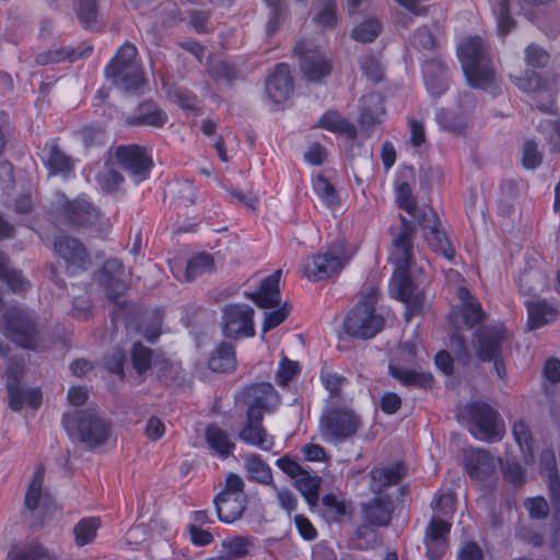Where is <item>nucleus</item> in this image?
<instances>
[{"label":"nucleus","instance_id":"obj_1","mask_svg":"<svg viewBox=\"0 0 560 560\" xmlns=\"http://www.w3.org/2000/svg\"><path fill=\"white\" fill-rule=\"evenodd\" d=\"M399 221L398 228H392L389 231L393 244L389 260L395 266L389 282V293L393 298L404 302L407 314L413 316L422 312L425 296L423 289L411 277V269L415 265V226L401 214H399Z\"/></svg>","mask_w":560,"mask_h":560},{"label":"nucleus","instance_id":"obj_2","mask_svg":"<svg viewBox=\"0 0 560 560\" xmlns=\"http://www.w3.org/2000/svg\"><path fill=\"white\" fill-rule=\"evenodd\" d=\"M457 55L470 86L488 90L495 84L490 46L480 36L465 38L457 47Z\"/></svg>","mask_w":560,"mask_h":560},{"label":"nucleus","instance_id":"obj_3","mask_svg":"<svg viewBox=\"0 0 560 560\" xmlns=\"http://www.w3.org/2000/svg\"><path fill=\"white\" fill-rule=\"evenodd\" d=\"M107 299L114 302L112 311V323L116 326L118 322H124L127 326L138 315L136 304L128 301L125 296L129 289L130 272H128L122 261L116 257L107 258Z\"/></svg>","mask_w":560,"mask_h":560},{"label":"nucleus","instance_id":"obj_4","mask_svg":"<svg viewBox=\"0 0 560 560\" xmlns=\"http://www.w3.org/2000/svg\"><path fill=\"white\" fill-rule=\"evenodd\" d=\"M44 324L38 316L19 307L9 308L0 326L1 332L18 346L35 350L42 342Z\"/></svg>","mask_w":560,"mask_h":560},{"label":"nucleus","instance_id":"obj_5","mask_svg":"<svg viewBox=\"0 0 560 560\" xmlns=\"http://www.w3.org/2000/svg\"><path fill=\"white\" fill-rule=\"evenodd\" d=\"M375 293L369 294L362 302L358 303L343 320V329L347 335L370 339L378 334L384 326V318L375 313Z\"/></svg>","mask_w":560,"mask_h":560},{"label":"nucleus","instance_id":"obj_6","mask_svg":"<svg viewBox=\"0 0 560 560\" xmlns=\"http://www.w3.org/2000/svg\"><path fill=\"white\" fill-rule=\"evenodd\" d=\"M62 425L69 435L77 434L90 448L101 445L105 440L104 421L92 409L65 415Z\"/></svg>","mask_w":560,"mask_h":560},{"label":"nucleus","instance_id":"obj_7","mask_svg":"<svg viewBox=\"0 0 560 560\" xmlns=\"http://www.w3.org/2000/svg\"><path fill=\"white\" fill-rule=\"evenodd\" d=\"M360 427V416L349 408H331L319 420L322 438L328 443H339L352 438Z\"/></svg>","mask_w":560,"mask_h":560},{"label":"nucleus","instance_id":"obj_8","mask_svg":"<svg viewBox=\"0 0 560 560\" xmlns=\"http://www.w3.org/2000/svg\"><path fill=\"white\" fill-rule=\"evenodd\" d=\"M349 259L350 257L346 255L343 242L336 241L327 252L306 258L303 264V272L311 281L326 280L340 272Z\"/></svg>","mask_w":560,"mask_h":560},{"label":"nucleus","instance_id":"obj_9","mask_svg":"<svg viewBox=\"0 0 560 560\" xmlns=\"http://www.w3.org/2000/svg\"><path fill=\"white\" fill-rule=\"evenodd\" d=\"M470 420V432L486 441L500 440L502 430L499 427V413L488 404L472 401L467 406Z\"/></svg>","mask_w":560,"mask_h":560},{"label":"nucleus","instance_id":"obj_10","mask_svg":"<svg viewBox=\"0 0 560 560\" xmlns=\"http://www.w3.org/2000/svg\"><path fill=\"white\" fill-rule=\"evenodd\" d=\"M476 339V357L481 362H491L503 354V342L509 338L503 324L483 325L474 332Z\"/></svg>","mask_w":560,"mask_h":560},{"label":"nucleus","instance_id":"obj_11","mask_svg":"<svg viewBox=\"0 0 560 560\" xmlns=\"http://www.w3.org/2000/svg\"><path fill=\"white\" fill-rule=\"evenodd\" d=\"M254 310L247 304H228L222 308L223 334L228 338H237L243 335L253 337Z\"/></svg>","mask_w":560,"mask_h":560},{"label":"nucleus","instance_id":"obj_12","mask_svg":"<svg viewBox=\"0 0 560 560\" xmlns=\"http://www.w3.org/2000/svg\"><path fill=\"white\" fill-rule=\"evenodd\" d=\"M55 253L65 260L70 273L85 271L92 267V259L84 245L77 238L60 235L54 240Z\"/></svg>","mask_w":560,"mask_h":560},{"label":"nucleus","instance_id":"obj_13","mask_svg":"<svg viewBox=\"0 0 560 560\" xmlns=\"http://www.w3.org/2000/svg\"><path fill=\"white\" fill-rule=\"evenodd\" d=\"M264 413L254 409L246 410V420L238 431V439L246 445L264 452L275 446V436L262 424Z\"/></svg>","mask_w":560,"mask_h":560},{"label":"nucleus","instance_id":"obj_14","mask_svg":"<svg viewBox=\"0 0 560 560\" xmlns=\"http://www.w3.org/2000/svg\"><path fill=\"white\" fill-rule=\"evenodd\" d=\"M114 156L116 162L138 180L149 177L153 162L144 148L138 144L118 145Z\"/></svg>","mask_w":560,"mask_h":560},{"label":"nucleus","instance_id":"obj_15","mask_svg":"<svg viewBox=\"0 0 560 560\" xmlns=\"http://www.w3.org/2000/svg\"><path fill=\"white\" fill-rule=\"evenodd\" d=\"M293 51L301 57V71L307 81L320 83L330 74L331 61L317 51H308L304 42L296 43Z\"/></svg>","mask_w":560,"mask_h":560},{"label":"nucleus","instance_id":"obj_16","mask_svg":"<svg viewBox=\"0 0 560 560\" xmlns=\"http://www.w3.org/2000/svg\"><path fill=\"white\" fill-rule=\"evenodd\" d=\"M451 530V524L438 516H433L429 522L423 538L429 560H441L446 553L448 544L447 535Z\"/></svg>","mask_w":560,"mask_h":560},{"label":"nucleus","instance_id":"obj_17","mask_svg":"<svg viewBox=\"0 0 560 560\" xmlns=\"http://www.w3.org/2000/svg\"><path fill=\"white\" fill-rule=\"evenodd\" d=\"M265 90L275 103H282L291 97L294 91L290 66L284 62L277 63L273 72L265 81Z\"/></svg>","mask_w":560,"mask_h":560},{"label":"nucleus","instance_id":"obj_18","mask_svg":"<svg viewBox=\"0 0 560 560\" xmlns=\"http://www.w3.org/2000/svg\"><path fill=\"white\" fill-rule=\"evenodd\" d=\"M167 114L153 100L142 101L132 115L125 118L129 127L162 128L167 122Z\"/></svg>","mask_w":560,"mask_h":560},{"label":"nucleus","instance_id":"obj_19","mask_svg":"<svg viewBox=\"0 0 560 560\" xmlns=\"http://www.w3.org/2000/svg\"><path fill=\"white\" fill-rule=\"evenodd\" d=\"M361 514L364 522L371 526L385 527L388 526L393 514V502L389 498L376 497L366 502H362Z\"/></svg>","mask_w":560,"mask_h":560},{"label":"nucleus","instance_id":"obj_20","mask_svg":"<svg viewBox=\"0 0 560 560\" xmlns=\"http://www.w3.org/2000/svg\"><path fill=\"white\" fill-rule=\"evenodd\" d=\"M421 68L428 92L434 97H440L448 88L446 65L441 58H432L425 60Z\"/></svg>","mask_w":560,"mask_h":560},{"label":"nucleus","instance_id":"obj_21","mask_svg":"<svg viewBox=\"0 0 560 560\" xmlns=\"http://www.w3.org/2000/svg\"><path fill=\"white\" fill-rule=\"evenodd\" d=\"M388 373L401 385L416 387L420 389H431L434 384V377L430 372L409 369L400 361H392L388 365Z\"/></svg>","mask_w":560,"mask_h":560},{"label":"nucleus","instance_id":"obj_22","mask_svg":"<svg viewBox=\"0 0 560 560\" xmlns=\"http://www.w3.org/2000/svg\"><path fill=\"white\" fill-rule=\"evenodd\" d=\"M384 115L385 109L380 95L370 94L361 98L359 125L366 136H371L374 132L376 126L382 122Z\"/></svg>","mask_w":560,"mask_h":560},{"label":"nucleus","instance_id":"obj_23","mask_svg":"<svg viewBox=\"0 0 560 560\" xmlns=\"http://www.w3.org/2000/svg\"><path fill=\"white\" fill-rule=\"evenodd\" d=\"M281 273L280 269L276 270L273 273L261 280L258 291L247 294L258 307L270 308L280 304L281 296L279 283Z\"/></svg>","mask_w":560,"mask_h":560},{"label":"nucleus","instance_id":"obj_24","mask_svg":"<svg viewBox=\"0 0 560 560\" xmlns=\"http://www.w3.org/2000/svg\"><path fill=\"white\" fill-rule=\"evenodd\" d=\"M406 475V468L401 463H395L387 467H375L370 471V490L374 494H381L386 488L398 485Z\"/></svg>","mask_w":560,"mask_h":560},{"label":"nucleus","instance_id":"obj_25","mask_svg":"<svg viewBox=\"0 0 560 560\" xmlns=\"http://www.w3.org/2000/svg\"><path fill=\"white\" fill-rule=\"evenodd\" d=\"M42 160L48 168L49 175H62L63 177H68L72 173L75 162L55 143L44 145Z\"/></svg>","mask_w":560,"mask_h":560},{"label":"nucleus","instance_id":"obj_26","mask_svg":"<svg viewBox=\"0 0 560 560\" xmlns=\"http://www.w3.org/2000/svg\"><path fill=\"white\" fill-rule=\"evenodd\" d=\"M205 441L213 455L220 458L230 457L235 450V442L231 434L217 423L208 424L205 429Z\"/></svg>","mask_w":560,"mask_h":560},{"label":"nucleus","instance_id":"obj_27","mask_svg":"<svg viewBox=\"0 0 560 560\" xmlns=\"http://www.w3.org/2000/svg\"><path fill=\"white\" fill-rule=\"evenodd\" d=\"M524 304L528 312L529 329H538L555 322L559 315L558 308L542 299H527Z\"/></svg>","mask_w":560,"mask_h":560},{"label":"nucleus","instance_id":"obj_28","mask_svg":"<svg viewBox=\"0 0 560 560\" xmlns=\"http://www.w3.org/2000/svg\"><path fill=\"white\" fill-rule=\"evenodd\" d=\"M495 459L486 450L470 452L465 462V469L468 476L475 480H485L495 470Z\"/></svg>","mask_w":560,"mask_h":560},{"label":"nucleus","instance_id":"obj_29","mask_svg":"<svg viewBox=\"0 0 560 560\" xmlns=\"http://www.w3.org/2000/svg\"><path fill=\"white\" fill-rule=\"evenodd\" d=\"M213 503L218 518L223 523L231 524L243 516L247 506V497L218 493Z\"/></svg>","mask_w":560,"mask_h":560},{"label":"nucleus","instance_id":"obj_30","mask_svg":"<svg viewBox=\"0 0 560 560\" xmlns=\"http://www.w3.org/2000/svg\"><path fill=\"white\" fill-rule=\"evenodd\" d=\"M116 88L128 94H143L147 85L144 71L141 66L133 67L128 70L117 71L109 74Z\"/></svg>","mask_w":560,"mask_h":560},{"label":"nucleus","instance_id":"obj_31","mask_svg":"<svg viewBox=\"0 0 560 560\" xmlns=\"http://www.w3.org/2000/svg\"><path fill=\"white\" fill-rule=\"evenodd\" d=\"M23 375V364L18 360H10L5 370V387L9 394V406L14 411H20L23 408L21 401V380Z\"/></svg>","mask_w":560,"mask_h":560},{"label":"nucleus","instance_id":"obj_32","mask_svg":"<svg viewBox=\"0 0 560 560\" xmlns=\"http://www.w3.org/2000/svg\"><path fill=\"white\" fill-rule=\"evenodd\" d=\"M252 402L247 409L258 410L261 413L272 410L280 402L279 395L270 383H259L250 388Z\"/></svg>","mask_w":560,"mask_h":560},{"label":"nucleus","instance_id":"obj_33","mask_svg":"<svg viewBox=\"0 0 560 560\" xmlns=\"http://www.w3.org/2000/svg\"><path fill=\"white\" fill-rule=\"evenodd\" d=\"M62 213L69 223L79 226L93 224L97 219L94 208L84 200L67 202L63 206Z\"/></svg>","mask_w":560,"mask_h":560},{"label":"nucleus","instance_id":"obj_34","mask_svg":"<svg viewBox=\"0 0 560 560\" xmlns=\"http://www.w3.org/2000/svg\"><path fill=\"white\" fill-rule=\"evenodd\" d=\"M457 296L462 302L460 314L463 323L468 329H470L475 325L479 324L486 317V314L482 311L480 303L472 296L467 288H458Z\"/></svg>","mask_w":560,"mask_h":560},{"label":"nucleus","instance_id":"obj_35","mask_svg":"<svg viewBox=\"0 0 560 560\" xmlns=\"http://www.w3.org/2000/svg\"><path fill=\"white\" fill-rule=\"evenodd\" d=\"M209 369L218 373H231L236 369L235 349L229 342H221L211 352Z\"/></svg>","mask_w":560,"mask_h":560},{"label":"nucleus","instance_id":"obj_36","mask_svg":"<svg viewBox=\"0 0 560 560\" xmlns=\"http://www.w3.org/2000/svg\"><path fill=\"white\" fill-rule=\"evenodd\" d=\"M244 469L247 478L264 486L275 485L272 470L260 455L252 453L244 458Z\"/></svg>","mask_w":560,"mask_h":560},{"label":"nucleus","instance_id":"obj_37","mask_svg":"<svg viewBox=\"0 0 560 560\" xmlns=\"http://www.w3.org/2000/svg\"><path fill=\"white\" fill-rule=\"evenodd\" d=\"M516 85L527 93H541L547 94L548 100L542 104L536 106L542 112H549L553 106L552 94L546 89V82L535 71H526L524 77L517 78Z\"/></svg>","mask_w":560,"mask_h":560},{"label":"nucleus","instance_id":"obj_38","mask_svg":"<svg viewBox=\"0 0 560 560\" xmlns=\"http://www.w3.org/2000/svg\"><path fill=\"white\" fill-rule=\"evenodd\" d=\"M526 18L537 24L550 38H555L560 34V9L556 7H549L536 15L535 11H527Z\"/></svg>","mask_w":560,"mask_h":560},{"label":"nucleus","instance_id":"obj_39","mask_svg":"<svg viewBox=\"0 0 560 560\" xmlns=\"http://www.w3.org/2000/svg\"><path fill=\"white\" fill-rule=\"evenodd\" d=\"M323 479L314 471L306 470L293 486L301 492L311 509L317 506Z\"/></svg>","mask_w":560,"mask_h":560},{"label":"nucleus","instance_id":"obj_40","mask_svg":"<svg viewBox=\"0 0 560 560\" xmlns=\"http://www.w3.org/2000/svg\"><path fill=\"white\" fill-rule=\"evenodd\" d=\"M137 54L138 50L133 44L128 42L122 44L107 65V75L117 71L121 72L124 70L140 66L136 61Z\"/></svg>","mask_w":560,"mask_h":560},{"label":"nucleus","instance_id":"obj_41","mask_svg":"<svg viewBox=\"0 0 560 560\" xmlns=\"http://www.w3.org/2000/svg\"><path fill=\"white\" fill-rule=\"evenodd\" d=\"M318 127L331 132L346 135L350 139H355L357 128L337 112H327L318 120Z\"/></svg>","mask_w":560,"mask_h":560},{"label":"nucleus","instance_id":"obj_42","mask_svg":"<svg viewBox=\"0 0 560 560\" xmlns=\"http://www.w3.org/2000/svg\"><path fill=\"white\" fill-rule=\"evenodd\" d=\"M214 260L208 253L194 255L186 264L184 278L186 281H194L197 277L213 270Z\"/></svg>","mask_w":560,"mask_h":560},{"label":"nucleus","instance_id":"obj_43","mask_svg":"<svg viewBox=\"0 0 560 560\" xmlns=\"http://www.w3.org/2000/svg\"><path fill=\"white\" fill-rule=\"evenodd\" d=\"M542 462L548 476V490L552 505L560 504V477L557 469L556 459L552 453H544Z\"/></svg>","mask_w":560,"mask_h":560},{"label":"nucleus","instance_id":"obj_44","mask_svg":"<svg viewBox=\"0 0 560 560\" xmlns=\"http://www.w3.org/2000/svg\"><path fill=\"white\" fill-rule=\"evenodd\" d=\"M490 3L497 19L498 33L505 36L515 26V20L510 14V0H490Z\"/></svg>","mask_w":560,"mask_h":560},{"label":"nucleus","instance_id":"obj_45","mask_svg":"<svg viewBox=\"0 0 560 560\" xmlns=\"http://www.w3.org/2000/svg\"><path fill=\"white\" fill-rule=\"evenodd\" d=\"M428 231L429 233H425V237L431 248L442 254L448 260H452L455 255V249L452 247L446 233L441 229V223L435 224V226Z\"/></svg>","mask_w":560,"mask_h":560},{"label":"nucleus","instance_id":"obj_46","mask_svg":"<svg viewBox=\"0 0 560 560\" xmlns=\"http://www.w3.org/2000/svg\"><path fill=\"white\" fill-rule=\"evenodd\" d=\"M545 285V277L537 271H525L518 278L520 292L528 299H537Z\"/></svg>","mask_w":560,"mask_h":560},{"label":"nucleus","instance_id":"obj_47","mask_svg":"<svg viewBox=\"0 0 560 560\" xmlns=\"http://www.w3.org/2000/svg\"><path fill=\"white\" fill-rule=\"evenodd\" d=\"M313 189L327 207L332 208L340 203V197L336 188L324 175L318 174L313 179Z\"/></svg>","mask_w":560,"mask_h":560},{"label":"nucleus","instance_id":"obj_48","mask_svg":"<svg viewBox=\"0 0 560 560\" xmlns=\"http://www.w3.org/2000/svg\"><path fill=\"white\" fill-rule=\"evenodd\" d=\"M210 78L214 81H222L232 84L242 79L241 71L232 63L220 60L208 68Z\"/></svg>","mask_w":560,"mask_h":560},{"label":"nucleus","instance_id":"obj_49","mask_svg":"<svg viewBox=\"0 0 560 560\" xmlns=\"http://www.w3.org/2000/svg\"><path fill=\"white\" fill-rule=\"evenodd\" d=\"M101 524L100 518L89 517L81 520L73 528L77 546L81 547L90 544L95 538Z\"/></svg>","mask_w":560,"mask_h":560},{"label":"nucleus","instance_id":"obj_50","mask_svg":"<svg viewBox=\"0 0 560 560\" xmlns=\"http://www.w3.org/2000/svg\"><path fill=\"white\" fill-rule=\"evenodd\" d=\"M52 560L47 550L40 545L32 542L27 546H14L8 553L7 560Z\"/></svg>","mask_w":560,"mask_h":560},{"label":"nucleus","instance_id":"obj_51","mask_svg":"<svg viewBox=\"0 0 560 560\" xmlns=\"http://www.w3.org/2000/svg\"><path fill=\"white\" fill-rule=\"evenodd\" d=\"M382 24L377 19H368L355 25L351 37L360 43H372L381 34Z\"/></svg>","mask_w":560,"mask_h":560},{"label":"nucleus","instance_id":"obj_52","mask_svg":"<svg viewBox=\"0 0 560 560\" xmlns=\"http://www.w3.org/2000/svg\"><path fill=\"white\" fill-rule=\"evenodd\" d=\"M0 279L5 280L13 292H23L28 287L21 271L8 268V258L3 253H0Z\"/></svg>","mask_w":560,"mask_h":560},{"label":"nucleus","instance_id":"obj_53","mask_svg":"<svg viewBox=\"0 0 560 560\" xmlns=\"http://www.w3.org/2000/svg\"><path fill=\"white\" fill-rule=\"evenodd\" d=\"M322 503L332 521H340L343 516L351 514V503L347 500H339L334 493L325 494Z\"/></svg>","mask_w":560,"mask_h":560},{"label":"nucleus","instance_id":"obj_54","mask_svg":"<svg viewBox=\"0 0 560 560\" xmlns=\"http://www.w3.org/2000/svg\"><path fill=\"white\" fill-rule=\"evenodd\" d=\"M152 350L141 342H136L131 349L132 366L138 373L142 375L148 372L152 366Z\"/></svg>","mask_w":560,"mask_h":560},{"label":"nucleus","instance_id":"obj_55","mask_svg":"<svg viewBox=\"0 0 560 560\" xmlns=\"http://www.w3.org/2000/svg\"><path fill=\"white\" fill-rule=\"evenodd\" d=\"M45 469L43 465H38L35 469L33 479L25 494V505L28 510H35L39 504L42 494Z\"/></svg>","mask_w":560,"mask_h":560},{"label":"nucleus","instance_id":"obj_56","mask_svg":"<svg viewBox=\"0 0 560 560\" xmlns=\"http://www.w3.org/2000/svg\"><path fill=\"white\" fill-rule=\"evenodd\" d=\"M172 100L185 112L198 115V97L187 89L176 88L170 92Z\"/></svg>","mask_w":560,"mask_h":560},{"label":"nucleus","instance_id":"obj_57","mask_svg":"<svg viewBox=\"0 0 560 560\" xmlns=\"http://www.w3.org/2000/svg\"><path fill=\"white\" fill-rule=\"evenodd\" d=\"M249 542L242 536H234L222 541L223 555L229 560H237L248 552Z\"/></svg>","mask_w":560,"mask_h":560},{"label":"nucleus","instance_id":"obj_58","mask_svg":"<svg viewBox=\"0 0 560 560\" xmlns=\"http://www.w3.org/2000/svg\"><path fill=\"white\" fill-rule=\"evenodd\" d=\"M78 18L82 25L89 30H98L97 9L95 0H80Z\"/></svg>","mask_w":560,"mask_h":560},{"label":"nucleus","instance_id":"obj_59","mask_svg":"<svg viewBox=\"0 0 560 560\" xmlns=\"http://www.w3.org/2000/svg\"><path fill=\"white\" fill-rule=\"evenodd\" d=\"M396 203L399 209L407 211L411 217H416L417 199L413 196L411 187L407 182L400 183L397 186Z\"/></svg>","mask_w":560,"mask_h":560},{"label":"nucleus","instance_id":"obj_60","mask_svg":"<svg viewBox=\"0 0 560 560\" xmlns=\"http://www.w3.org/2000/svg\"><path fill=\"white\" fill-rule=\"evenodd\" d=\"M314 22L323 27H335L338 23L337 1L323 0V8L314 18Z\"/></svg>","mask_w":560,"mask_h":560},{"label":"nucleus","instance_id":"obj_61","mask_svg":"<svg viewBox=\"0 0 560 560\" xmlns=\"http://www.w3.org/2000/svg\"><path fill=\"white\" fill-rule=\"evenodd\" d=\"M524 54L526 65L533 69H541L549 62V54L537 44H529Z\"/></svg>","mask_w":560,"mask_h":560},{"label":"nucleus","instance_id":"obj_62","mask_svg":"<svg viewBox=\"0 0 560 560\" xmlns=\"http://www.w3.org/2000/svg\"><path fill=\"white\" fill-rule=\"evenodd\" d=\"M513 436L523 453H532L533 436L528 424L524 420H517L513 424Z\"/></svg>","mask_w":560,"mask_h":560},{"label":"nucleus","instance_id":"obj_63","mask_svg":"<svg viewBox=\"0 0 560 560\" xmlns=\"http://www.w3.org/2000/svg\"><path fill=\"white\" fill-rule=\"evenodd\" d=\"M542 162V154L538 144L533 140H526L522 150V164L527 170L537 168Z\"/></svg>","mask_w":560,"mask_h":560},{"label":"nucleus","instance_id":"obj_64","mask_svg":"<svg viewBox=\"0 0 560 560\" xmlns=\"http://www.w3.org/2000/svg\"><path fill=\"white\" fill-rule=\"evenodd\" d=\"M364 77L377 83L383 80V69L380 61L373 55L363 56L359 62Z\"/></svg>","mask_w":560,"mask_h":560}]
</instances>
